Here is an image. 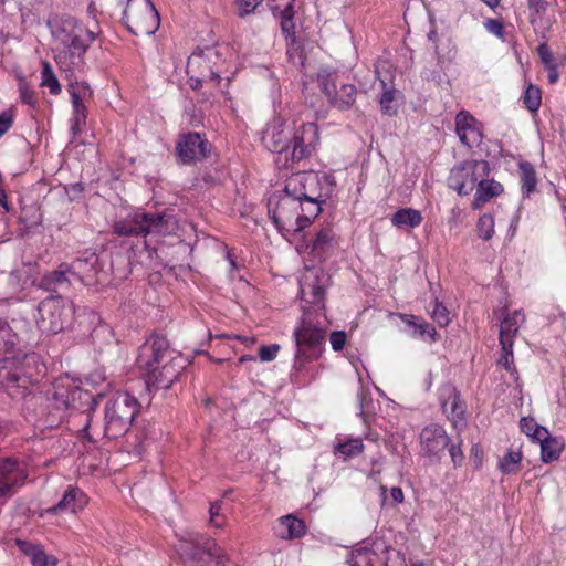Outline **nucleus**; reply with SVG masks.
I'll use <instances>...</instances> for the list:
<instances>
[{"label":"nucleus","mask_w":566,"mask_h":566,"mask_svg":"<svg viewBox=\"0 0 566 566\" xmlns=\"http://www.w3.org/2000/svg\"><path fill=\"white\" fill-rule=\"evenodd\" d=\"M18 344V335L13 333L7 321L0 319V355L12 354Z\"/></svg>","instance_id":"e433bc0d"},{"label":"nucleus","mask_w":566,"mask_h":566,"mask_svg":"<svg viewBox=\"0 0 566 566\" xmlns=\"http://www.w3.org/2000/svg\"><path fill=\"white\" fill-rule=\"evenodd\" d=\"M449 444L450 438L439 424L427 426L420 433L421 452L426 457L440 459Z\"/></svg>","instance_id":"6ab92c4d"},{"label":"nucleus","mask_w":566,"mask_h":566,"mask_svg":"<svg viewBox=\"0 0 566 566\" xmlns=\"http://www.w3.org/2000/svg\"><path fill=\"white\" fill-rule=\"evenodd\" d=\"M279 350H280V346L277 344H273L270 346H262L259 349L260 360L263 363L274 360Z\"/></svg>","instance_id":"13d9d810"},{"label":"nucleus","mask_w":566,"mask_h":566,"mask_svg":"<svg viewBox=\"0 0 566 566\" xmlns=\"http://www.w3.org/2000/svg\"><path fill=\"white\" fill-rule=\"evenodd\" d=\"M520 428L523 433L535 442H538L548 432L545 427L539 426L533 418L526 417L521 419Z\"/></svg>","instance_id":"a19ab883"},{"label":"nucleus","mask_w":566,"mask_h":566,"mask_svg":"<svg viewBox=\"0 0 566 566\" xmlns=\"http://www.w3.org/2000/svg\"><path fill=\"white\" fill-rule=\"evenodd\" d=\"M140 405L136 397L126 391H118L109 397L104 407V430L91 433V413L85 415V424L81 430L82 437L95 442L103 436L108 439H117L127 433L138 413Z\"/></svg>","instance_id":"20e7f679"},{"label":"nucleus","mask_w":566,"mask_h":566,"mask_svg":"<svg viewBox=\"0 0 566 566\" xmlns=\"http://www.w3.org/2000/svg\"><path fill=\"white\" fill-rule=\"evenodd\" d=\"M304 199L327 200L334 190V178L327 174L305 172Z\"/></svg>","instance_id":"412c9836"},{"label":"nucleus","mask_w":566,"mask_h":566,"mask_svg":"<svg viewBox=\"0 0 566 566\" xmlns=\"http://www.w3.org/2000/svg\"><path fill=\"white\" fill-rule=\"evenodd\" d=\"M136 364L149 390H159L171 387L187 359L170 348L167 338L154 336L140 346Z\"/></svg>","instance_id":"f03ea898"},{"label":"nucleus","mask_w":566,"mask_h":566,"mask_svg":"<svg viewBox=\"0 0 566 566\" xmlns=\"http://www.w3.org/2000/svg\"><path fill=\"white\" fill-rule=\"evenodd\" d=\"M391 223L398 229H413L422 222L423 218L419 210L401 208L391 216Z\"/></svg>","instance_id":"7c9ffc66"},{"label":"nucleus","mask_w":566,"mask_h":566,"mask_svg":"<svg viewBox=\"0 0 566 566\" xmlns=\"http://www.w3.org/2000/svg\"><path fill=\"white\" fill-rule=\"evenodd\" d=\"M69 92L71 102L86 103L92 97V90L86 82H75L70 84Z\"/></svg>","instance_id":"a18cd8bd"},{"label":"nucleus","mask_w":566,"mask_h":566,"mask_svg":"<svg viewBox=\"0 0 566 566\" xmlns=\"http://www.w3.org/2000/svg\"><path fill=\"white\" fill-rule=\"evenodd\" d=\"M221 502H214L210 505L209 514H210V524L217 528H221L226 524V517H221L220 521H216L217 517H220L221 514Z\"/></svg>","instance_id":"6e6d98bb"},{"label":"nucleus","mask_w":566,"mask_h":566,"mask_svg":"<svg viewBox=\"0 0 566 566\" xmlns=\"http://www.w3.org/2000/svg\"><path fill=\"white\" fill-rule=\"evenodd\" d=\"M478 235L484 241H489L494 235V218L489 213L481 216L476 223Z\"/></svg>","instance_id":"de8ad7c7"},{"label":"nucleus","mask_w":566,"mask_h":566,"mask_svg":"<svg viewBox=\"0 0 566 566\" xmlns=\"http://www.w3.org/2000/svg\"><path fill=\"white\" fill-rule=\"evenodd\" d=\"M41 86L46 87L52 95H59L62 92L61 84L48 61H42Z\"/></svg>","instance_id":"58836bf2"},{"label":"nucleus","mask_w":566,"mask_h":566,"mask_svg":"<svg viewBox=\"0 0 566 566\" xmlns=\"http://www.w3.org/2000/svg\"><path fill=\"white\" fill-rule=\"evenodd\" d=\"M305 178V172H297L290 176L285 181V187L282 196H289L291 199H295L297 201L304 200V189L305 184L303 182Z\"/></svg>","instance_id":"f704fd0d"},{"label":"nucleus","mask_w":566,"mask_h":566,"mask_svg":"<svg viewBox=\"0 0 566 566\" xmlns=\"http://www.w3.org/2000/svg\"><path fill=\"white\" fill-rule=\"evenodd\" d=\"M401 319L413 328V335L418 337L428 336L431 340H436V328L428 322L420 319L413 315H401Z\"/></svg>","instance_id":"c9c22d12"},{"label":"nucleus","mask_w":566,"mask_h":566,"mask_svg":"<svg viewBox=\"0 0 566 566\" xmlns=\"http://www.w3.org/2000/svg\"><path fill=\"white\" fill-rule=\"evenodd\" d=\"M178 553L193 566H223L224 555L218 544L211 538L196 534H187L180 539Z\"/></svg>","instance_id":"1a4fd4ad"},{"label":"nucleus","mask_w":566,"mask_h":566,"mask_svg":"<svg viewBox=\"0 0 566 566\" xmlns=\"http://www.w3.org/2000/svg\"><path fill=\"white\" fill-rule=\"evenodd\" d=\"M216 56H218V51L214 49H208L206 52H195L188 60V67L201 66L203 63L212 61Z\"/></svg>","instance_id":"8fccbe9b"},{"label":"nucleus","mask_w":566,"mask_h":566,"mask_svg":"<svg viewBox=\"0 0 566 566\" xmlns=\"http://www.w3.org/2000/svg\"><path fill=\"white\" fill-rule=\"evenodd\" d=\"M71 266L74 279L86 286L98 287L108 282V273L101 258L95 253L73 260Z\"/></svg>","instance_id":"dca6fc26"},{"label":"nucleus","mask_w":566,"mask_h":566,"mask_svg":"<svg viewBox=\"0 0 566 566\" xmlns=\"http://www.w3.org/2000/svg\"><path fill=\"white\" fill-rule=\"evenodd\" d=\"M513 343H510V347L506 345L502 346V356L499 360V364L502 365L505 369L510 370L513 365Z\"/></svg>","instance_id":"680f3d73"},{"label":"nucleus","mask_w":566,"mask_h":566,"mask_svg":"<svg viewBox=\"0 0 566 566\" xmlns=\"http://www.w3.org/2000/svg\"><path fill=\"white\" fill-rule=\"evenodd\" d=\"M541 446V460L545 463L557 460L564 450L565 442L562 437H555L549 431L538 441Z\"/></svg>","instance_id":"c85d7f7f"},{"label":"nucleus","mask_w":566,"mask_h":566,"mask_svg":"<svg viewBox=\"0 0 566 566\" xmlns=\"http://www.w3.org/2000/svg\"><path fill=\"white\" fill-rule=\"evenodd\" d=\"M13 114L9 111L0 113V138L11 128Z\"/></svg>","instance_id":"0e129e2a"},{"label":"nucleus","mask_w":566,"mask_h":566,"mask_svg":"<svg viewBox=\"0 0 566 566\" xmlns=\"http://www.w3.org/2000/svg\"><path fill=\"white\" fill-rule=\"evenodd\" d=\"M300 207H302V201L291 199L289 196L277 195L270 198L269 214L283 235L302 230Z\"/></svg>","instance_id":"f8f14e48"},{"label":"nucleus","mask_w":566,"mask_h":566,"mask_svg":"<svg viewBox=\"0 0 566 566\" xmlns=\"http://www.w3.org/2000/svg\"><path fill=\"white\" fill-rule=\"evenodd\" d=\"M35 324L41 333L56 335L70 328L74 322V303L61 295H50L36 306Z\"/></svg>","instance_id":"39448f33"},{"label":"nucleus","mask_w":566,"mask_h":566,"mask_svg":"<svg viewBox=\"0 0 566 566\" xmlns=\"http://www.w3.org/2000/svg\"><path fill=\"white\" fill-rule=\"evenodd\" d=\"M281 29L286 40L295 42L294 22H293V4L289 2L281 13Z\"/></svg>","instance_id":"c03bdc74"},{"label":"nucleus","mask_w":566,"mask_h":566,"mask_svg":"<svg viewBox=\"0 0 566 566\" xmlns=\"http://www.w3.org/2000/svg\"><path fill=\"white\" fill-rule=\"evenodd\" d=\"M306 533L305 523L295 515L287 514L279 518L276 535L282 539H294L304 536Z\"/></svg>","instance_id":"cd10ccee"},{"label":"nucleus","mask_w":566,"mask_h":566,"mask_svg":"<svg viewBox=\"0 0 566 566\" xmlns=\"http://www.w3.org/2000/svg\"><path fill=\"white\" fill-rule=\"evenodd\" d=\"M522 461L521 451H509L499 462V469L504 474H513L520 470Z\"/></svg>","instance_id":"79ce46f5"},{"label":"nucleus","mask_w":566,"mask_h":566,"mask_svg":"<svg viewBox=\"0 0 566 566\" xmlns=\"http://www.w3.org/2000/svg\"><path fill=\"white\" fill-rule=\"evenodd\" d=\"M72 103L71 132L74 136L82 133L86 125L87 108L85 103Z\"/></svg>","instance_id":"4c0bfd02"},{"label":"nucleus","mask_w":566,"mask_h":566,"mask_svg":"<svg viewBox=\"0 0 566 566\" xmlns=\"http://www.w3.org/2000/svg\"><path fill=\"white\" fill-rule=\"evenodd\" d=\"M19 95L23 104L33 109L38 107L36 93L23 81L19 84Z\"/></svg>","instance_id":"3c124183"},{"label":"nucleus","mask_w":566,"mask_h":566,"mask_svg":"<svg viewBox=\"0 0 566 566\" xmlns=\"http://www.w3.org/2000/svg\"><path fill=\"white\" fill-rule=\"evenodd\" d=\"M51 34L60 45L54 60L62 71L70 72L83 64V56L95 40V33L77 19L64 15L49 22Z\"/></svg>","instance_id":"7ed1b4c3"},{"label":"nucleus","mask_w":566,"mask_h":566,"mask_svg":"<svg viewBox=\"0 0 566 566\" xmlns=\"http://www.w3.org/2000/svg\"><path fill=\"white\" fill-rule=\"evenodd\" d=\"M521 191L524 197H530L536 191L537 176L534 166L528 161L518 163Z\"/></svg>","instance_id":"473e14b6"},{"label":"nucleus","mask_w":566,"mask_h":566,"mask_svg":"<svg viewBox=\"0 0 566 566\" xmlns=\"http://www.w3.org/2000/svg\"><path fill=\"white\" fill-rule=\"evenodd\" d=\"M523 104L531 112L536 113L542 104V92L536 85L530 84L523 95Z\"/></svg>","instance_id":"37998d69"},{"label":"nucleus","mask_w":566,"mask_h":566,"mask_svg":"<svg viewBox=\"0 0 566 566\" xmlns=\"http://www.w3.org/2000/svg\"><path fill=\"white\" fill-rule=\"evenodd\" d=\"M319 143L318 127L315 123H304L293 128L290 139V149L285 154V166L293 167L295 164L310 158L316 150Z\"/></svg>","instance_id":"ddd939ff"},{"label":"nucleus","mask_w":566,"mask_h":566,"mask_svg":"<svg viewBox=\"0 0 566 566\" xmlns=\"http://www.w3.org/2000/svg\"><path fill=\"white\" fill-rule=\"evenodd\" d=\"M128 29L136 35H151L160 24L159 13L150 0H135L124 11Z\"/></svg>","instance_id":"4468645a"},{"label":"nucleus","mask_w":566,"mask_h":566,"mask_svg":"<svg viewBox=\"0 0 566 566\" xmlns=\"http://www.w3.org/2000/svg\"><path fill=\"white\" fill-rule=\"evenodd\" d=\"M96 402L88 391H83L77 382L69 376L60 377L53 382L51 403L57 411L81 410L85 406H87V410H93V405Z\"/></svg>","instance_id":"9d476101"},{"label":"nucleus","mask_w":566,"mask_h":566,"mask_svg":"<svg viewBox=\"0 0 566 566\" xmlns=\"http://www.w3.org/2000/svg\"><path fill=\"white\" fill-rule=\"evenodd\" d=\"M329 325L325 312H302L293 332L296 350L292 378L295 382L305 385L316 378L317 371L310 364L321 357Z\"/></svg>","instance_id":"f257e3e1"},{"label":"nucleus","mask_w":566,"mask_h":566,"mask_svg":"<svg viewBox=\"0 0 566 566\" xmlns=\"http://www.w3.org/2000/svg\"><path fill=\"white\" fill-rule=\"evenodd\" d=\"M73 279L74 274L71 263L62 262L56 269L41 277L39 287L46 292H56L60 289L69 287Z\"/></svg>","instance_id":"b1692460"},{"label":"nucleus","mask_w":566,"mask_h":566,"mask_svg":"<svg viewBox=\"0 0 566 566\" xmlns=\"http://www.w3.org/2000/svg\"><path fill=\"white\" fill-rule=\"evenodd\" d=\"M484 28L491 34H493L500 39L504 38V28H503V23L500 20L486 19L484 21Z\"/></svg>","instance_id":"4d7b16f0"},{"label":"nucleus","mask_w":566,"mask_h":566,"mask_svg":"<svg viewBox=\"0 0 566 566\" xmlns=\"http://www.w3.org/2000/svg\"><path fill=\"white\" fill-rule=\"evenodd\" d=\"M439 401L443 413L455 429L465 426V402L461 399L460 391L447 382L439 388Z\"/></svg>","instance_id":"f3484780"},{"label":"nucleus","mask_w":566,"mask_h":566,"mask_svg":"<svg viewBox=\"0 0 566 566\" xmlns=\"http://www.w3.org/2000/svg\"><path fill=\"white\" fill-rule=\"evenodd\" d=\"M329 343L335 352H339L346 344V334L343 331L332 332L329 335Z\"/></svg>","instance_id":"bf43d9fd"},{"label":"nucleus","mask_w":566,"mask_h":566,"mask_svg":"<svg viewBox=\"0 0 566 566\" xmlns=\"http://www.w3.org/2000/svg\"><path fill=\"white\" fill-rule=\"evenodd\" d=\"M548 72L549 84H556L559 80L558 64L545 69Z\"/></svg>","instance_id":"338daca9"},{"label":"nucleus","mask_w":566,"mask_h":566,"mask_svg":"<svg viewBox=\"0 0 566 566\" xmlns=\"http://www.w3.org/2000/svg\"><path fill=\"white\" fill-rule=\"evenodd\" d=\"M455 132L461 143L469 147L480 145L482 140V133L476 119L465 111H461L455 116Z\"/></svg>","instance_id":"4be33fe9"},{"label":"nucleus","mask_w":566,"mask_h":566,"mask_svg":"<svg viewBox=\"0 0 566 566\" xmlns=\"http://www.w3.org/2000/svg\"><path fill=\"white\" fill-rule=\"evenodd\" d=\"M18 546L30 556L33 566H56L57 559L54 556L46 555L40 547L25 542L18 541Z\"/></svg>","instance_id":"72a5a7b5"},{"label":"nucleus","mask_w":566,"mask_h":566,"mask_svg":"<svg viewBox=\"0 0 566 566\" xmlns=\"http://www.w3.org/2000/svg\"><path fill=\"white\" fill-rule=\"evenodd\" d=\"M336 78L337 73L328 69H322L317 73L318 86L329 103L340 111L349 109L356 102L357 88L354 84H342L337 88Z\"/></svg>","instance_id":"2eb2a0df"},{"label":"nucleus","mask_w":566,"mask_h":566,"mask_svg":"<svg viewBox=\"0 0 566 566\" xmlns=\"http://www.w3.org/2000/svg\"><path fill=\"white\" fill-rule=\"evenodd\" d=\"M395 90H387L386 92H384L379 101L382 112L387 115H392L396 113V108H394L391 105V103L395 99Z\"/></svg>","instance_id":"5fc2aeb1"},{"label":"nucleus","mask_w":566,"mask_h":566,"mask_svg":"<svg viewBox=\"0 0 566 566\" xmlns=\"http://www.w3.org/2000/svg\"><path fill=\"white\" fill-rule=\"evenodd\" d=\"M286 41H287L286 54L290 57V60L293 63H296L297 60L302 63L301 46H300L298 42L296 40L294 43L291 40H286Z\"/></svg>","instance_id":"e2e57ef3"},{"label":"nucleus","mask_w":566,"mask_h":566,"mask_svg":"<svg viewBox=\"0 0 566 566\" xmlns=\"http://www.w3.org/2000/svg\"><path fill=\"white\" fill-rule=\"evenodd\" d=\"M176 149L181 161L189 164L203 159L210 151V144L199 133H189L181 136Z\"/></svg>","instance_id":"aec40b11"},{"label":"nucleus","mask_w":566,"mask_h":566,"mask_svg":"<svg viewBox=\"0 0 566 566\" xmlns=\"http://www.w3.org/2000/svg\"><path fill=\"white\" fill-rule=\"evenodd\" d=\"M431 317L440 326H447L450 322L449 311L438 300L434 301L433 308L431 311Z\"/></svg>","instance_id":"603ef678"},{"label":"nucleus","mask_w":566,"mask_h":566,"mask_svg":"<svg viewBox=\"0 0 566 566\" xmlns=\"http://www.w3.org/2000/svg\"><path fill=\"white\" fill-rule=\"evenodd\" d=\"M449 454L455 465L460 464L463 460V453L460 446L449 444Z\"/></svg>","instance_id":"69168bd1"},{"label":"nucleus","mask_w":566,"mask_h":566,"mask_svg":"<svg viewBox=\"0 0 566 566\" xmlns=\"http://www.w3.org/2000/svg\"><path fill=\"white\" fill-rule=\"evenodd\" d=\"M263 0H235L240 15L253 12Z\"/></svg>","instance_id":"052dcab7"},{"label":"nucleus","mask_w":566,"mask_h":566,"mask_svg":"<svg viewBox=\"0 0 566 566\" xmlns=\"http://www.w3.org/2000/svg\"><path fill=\"white\" fill-rule=\"evenodd\" d=\"M548 3L545 0H528V8L531 11L530 22L536 28V25L542 21L544 14L547 11Z\"/></svg>","instance_id":"09e8293b"},{"label":"nucleus","mask_w":566,"mask_h":566,"mask_svg":"<svg viewBox=\"0 0 566 566\" xmlns=\"http://www.w3.org/2000/svg\"><path fill=\"white\" fill-rule=\"evenodd\" d=\"M490 175V164L483 159H468L455 165L449 174L448 186L460 196L470 195L482 178Z\"/></svg>","instance_id":"9b49d317"},{"label":"nucleus","mask_w":566,"mask_h":566,"mask_svg":"<svg viewBox=\"0 0 566 566\" xmlns=\"http://www.w3.org/2000/svg\"><path fill=\"white\" fill-rule=\"evenodd\" d=\"M537 54L539 56L541 62L543 63L544 67H551L556 65V61L553 56L552 51L549 50L548 45L546 43H542L537 48Z\"/></svg>","instance_id":"864d4df0"},{"label":"nucleus","mask_w":566,"mask_h":566,"mask_svg":"<svg viewBox=\"0 0 566 566\" xmlns=\"http://www.w3.org/2000/svg\"><path fill=\"white\" fill-rule=\"evenodd\" d=\"M475 189L476 191L471 205L473 210L481 209L488 201L499 197L504 191L503 186L499 181L488 177L482 178Z\"/></svg>","instance_id":"393cba45"},{"label":"nucleus","mask_w":566,"mask_h":566,"mask_svg":"<svg viewBox=\"0 0 566 566\" xmlns=\"http://www.w3.org/2000/svg\"><path fill=\"white\" fill-rule=\"evenodd\" d=\"M40 270L36 263L28 262L10 273V284L19 287L20 291L33 286L39 280Z\"/></svg>","instance_id":"bb28decb"},{"label":"nucleus","mask_w":566,"mask_h":566,"mask_svg":"<svg viewBox=\"0 0 566 566\" xmlns=\"http://www.w3.org/2000/svg\"><path fill=\"white\" fill-rule=\"evenodd\" d=\"M348 564L350 566H384V559L374 547L363 545L352 552Z\"/></svg>","instance_id":"c756f323"},{"label":"nucleus","mask_w":566,"mask_h":566,"mask_svg":"<svg viewBox=\"0 0 566 566\" xmlns=\"http://www.w3.org/2000/svg\"><path fill=\"white\" fill-rule=\"evenodd\" d=\"M390 495H391L392 501L395 503H398V504L402 503L403 500H405V495H403L402 490L400 488H397V486H395V488H392L390 490Z\"/></svg>","instance_id":"774afa93"},{"label":"nucleus","mask_w":566,"mask_h":566,"mask_svg":"<svg viewBox=\"0 0 566 566\" xmlns=\"http://www.w3.org/2000/svg\"><path fill=\"white\" fill-rule=\"evenodd\" d=\"M302 201V207H300V214L302 218V229L307 227L311 221L318 216L321 212V203L326 200H311L304 199Z\"/></svg>","instance_id":"ea45409f"},{"label":"nucleus","mask_w":566,"mask_h":566,"mask_svg":"<svg viewBox=\"0 0 566 566\" xmlns=\"http://www.w3.org/2000/svg\"><path fill=\"white\" fill-rule=\"evenodd\" d=\"M334 245L335 234L332 229H322L319 232H317L312 243L311 253L314 255V258L322 260L334 248Z\"/></svg>","instance_id":"2f4dec72"},{"label":"nucleus","mask_w":566,"mask_h":566,"mask_svg":"<svg viewBox=\"0 0 566 566\" xmlns=\"http://www.w3.org/2000/svg\"><path fill=\"white\" fill-rule=\"evenodd\" d=\"M177 228L175 218L168 213H135L114 224V232L118 235L160 234L172 233Z\"/></svg>","instance_id":"6e6552de"},{"label":"nucleus","mask_w":566,"mask_h":566,"mask_svg":"<svg viewBox=\"0 0 566 566\" xmlns=\"http://www.w3.org/2000/svg\"><path fill=\"white\" fill-rule=\"evenodd\" d=\"M293 127L280 117L269 122L263 130L262 143L272 153L286 154Z\"/></svg>","instance_id":"a211bd4d"},{"label":"nucleus","mask_w":566,"mask_h":566,"mask_svg":"<svg viewBox=\"0 0 566 566\" xmlns=\"http://www.w3.org/2000/svg\"><path fill=\"white\" fill-rule=\"evenodd\" d=\"M88 503V497L77 486L69 485L62 499L53 506L46 510L50 514L77 513Z\"/></svg>","instance_id":"5701e85b"},{"label":"nucleus","mask_w":566,"mask_h":566,"mask_svg":"<svg viewBox=\"0 0 566 566\" xmlns=\"http://www.w3.org/2000/svg\"><path fill=\"white\" fill-rule=\"evenodd\" d=\"M331 276L318 266H305L298 275L302 312H325V298Z\"/></svg>","instance_id":"423d86ee"},{"label":"nucleus","mask_w":566,"mask_h":566,"mask_svg":"<svg viewBox=\"0 0 566 566\" xmlns=\"http://www.w3.org/2000/svg\"><path fill=\"white\" fill-rule=\"evenodd\" d=\"M364 449L361 439H348L344 442L338 443L335 447L337 453L343 454L346 458H353L358 455Z\"/></svg>","instance_id":"49530a36"},{"label":"nucleus","mask_w":566,"mask_h":566,"mask_svg":"<svg viewBox=\"0 0 566 566\" xmlns=\"http://www.w3.org/2000/svg\"><path fill=\"white\" fill-rule=\"evenodd\" d=\"M39 358L34 354H13L0 359V387L27 389L38 379L33 369Z\"/></svg>","instance_id":"0eeeda50"},{"label":"nucleus","mask_w":566,"mask_h":566,"mask_svg":"<svg viewBox=\"0 0 566 566\" xmlns=\"http://www.w3.org/2000/svg\"><path fill=\"white\" fill-rule=\"evenodd\" d=\"M525 323V315L522 311L515 310L509 313L502 321L500 326V343L510 347V343L514 344V338L520 327Z\"/></svg>","instance_id":"a878e982"}]
</instances>
